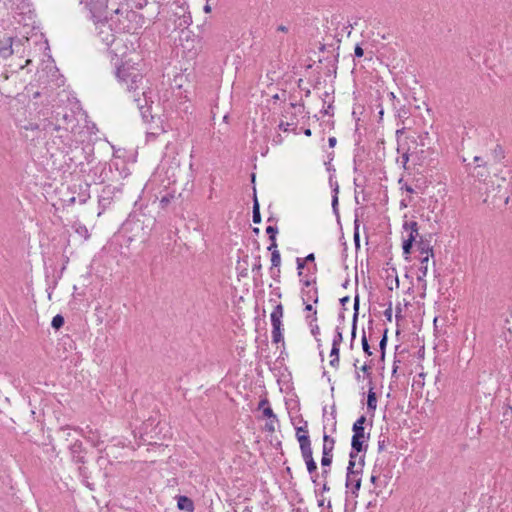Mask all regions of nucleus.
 Segmentation results:
<instances>
[{
	"label": "nucleus",
	"instance_id": "nucleus-63",
	"mask_svg": "<svg viewBox=\"0 0 512 512\" xmlns=\"http://www.w3.org/2000/svg\"><path fill=\"white\" fill-rule=\"evenodd\" d=\"M304 134H305L306 136H311V130H310V129H306V130L304 131Z\"/></svg>",
	"mask_w": 512,
	"mask_h": 512
},
{
	"label": "nucleus",
	"instance_id": "nucleus-60",
	"mask_svg": "<svg viewBox=\"0 0 512 512\" xmlns=\"http://www.w3.org/2000/svg\"><path fill=\"white\" fill-rule=\"evenodd\" d=\"M264 405H268V400L264 399V400H261L260 403H259V407H263Z\"/></svg>",
	"mask_w": 512,
	"mask_h": 512
},
{
	"label": "nucleus",
	"instance_id": "nucleus-15",
	"mask_svg": "<svg viewBox=\"0 0 512 512\" xmlns=\"http://www.w3.org/2000/svg\"><path fill=\"white\" fill-rule=\"evenodd\" d=\"M253 222L256 224L261 222L260 205H259L255 191H254V198H253Z\"/></svg>",
	"mask_w": 512,
	"mask_h": 512
},
{
	"label": "nucleus",
	"instance_id": "nucleus-55",
	"mask_svg": "<svg viewBox=\"0 0 512 512\" xmlns=\"http://www.w3.org/2000/svg\"><path fill=\"white\" fill-rule=\"evenodd\" d=\"M378 480H379V477H378V476H376L375 474H372V475H371L370 481H371L373 484H376Z\"/></svg>",
	"mask_w": 512,
	"mask_h": 512
},
{
	"label": "nucleus",
	"instance_id": "nucleus-17",
	"mask_svg": "<svg viewBox=\"0 0 512 512\" xmlns=\"http://www.w3.org/2000/svg\"><path fill=\"white\" fill-rule=\"evenodd\" d=\"M327 170L329 172L332 171V173H330V176H329V185L332 189V192L333 194H339V184L336 180H334V173H335V169L331 168V167H328Z\"/></svg>",
	"mask_w": 512,
	"mask_h": 512
},
{
	"label": "nucleus",
	"instance_id": "nucleus-53",
	"mask_svg": "<svg viewBox=\"0 0 512 512\" xmlns=\"http://www.w3.org/2000/svg\"><path fill=\"white\" fill-rule=\"evenodd\" d=\"M314 260H315V255L313 253L308 254L304 259L305 262H313Z\"/></svg>",
	"mask_w": 512,
	"mask_h": 512
},
{
	"label": "nucleus",
	"instance_id": "nucleus-33",
	"mask_svg": "<svg viewBox=\"0 0 512 512\" xmlns=\"http://www.w3.org/2000/svg\"><path fill=\"white\" fill-rule=\"evenodd\" d=\"M494 158L496 161H501L504 158V152L500 145H496L494 149Z\"/></svg>",
	"mask_w": 512,
	"mask_h": 512
},
{
	"label": "nucleus",
	"instance_id": "nucleus-9",
	"mask_svg": "<svg viewBox=\"0 0 512 512\" xmlns=\"http://www.w3.org/2000/svg\"><path fill=\"white\" fill-rule=\"evenodd\" d=\"M301 294L303 303H307L308 301H313L314 303L318 302V290L316 287L309 289L303 288Z\"/></svg>",
	"mask_w": 512,
	"mask_h": 512
},
{
	"label": "nucleus",
	"instance_id": "nucleus-35",
	"mask_svg": "<svg viewBox=\"0 0 512 512\" xmlns=\"http://www.w3.org/2000/svg\"><path fill=\"white\" fill-rule=\"evenodd\" d=\"M162 132H164V129L162 127H157V129H155V130H153V129L147 130L146 134H147V137H155Z\"/></svg>",
	"mask_w": 512,
	"mask_h": 512
},
{
	"label": "nucleus",
	"instance_id": "nucleus-2",
	"mask_svg": "<svg viewBox=\"0 0 512 512\" xmlns=\"http://www.w3.org/2000/svg\"><path fill=\"white\" fill-rule=\"evenodd\" d=\"M92 6H96L98 9L97 17L93 18L90 13H88V15L91 19L95 21L97 36L107 46L109 43L113 41L112 38H117L118 36H115L113 34L111 24H109L106 19L105 21L98 20L102 15V10L104 7L103 3L92 4ZM87 12L89 11L87 10Z\"/></svg>",
	"mask_w": 512,
	"mask_h": 512
},
{
	"label": "nucleus",
	"instance_id": "nucleus-4",
	"mask_svg": "<svg viewBox=\"0 0 512 512\" xmlns=\"http://www.w3.org/2000/svg\"><path fill=\"white\" fill-rule=\"evenodd\" d=\"M363 465H364L363 457L359 458L357 469H354L353 463H348L347 475H346V487L351 490L352 494H356V492L360 489V486H361L360 473L362 472Z\"/></svg>",
	"mask_w": 512,
	"mask_h": 512
},
{
	"label": "nucleus",
	"instance_id": "nucleus-37",
	"mask_svg": "<svg viewBox=\"0 0 512 512\" xmlns=\"http://www.w3.org/2000/svg\"><path fill=\"white\" fill-rule=\"evenodd\" d=\"M296 263H297V269H298V276L302 277V275H303L302 269L304 268L305 261L301 258H297Z\"/></svg>",
	"mask_w": 512,
	"mask_h": 512
},
{
	"label": "nucleus",
	"instance_id": "nucleus-6",
	"mask_svg": "<svg viewBox=\"0 0 512 512\" xmlns=\"http://www.w3.org/2000/svg\"><path fill=\"white\" fill-rule=\"evenodd\" d=\"M52 119L53 121H49L44 125V130L57 132L60 130L68 131V124L73 121L74 117L72 114L65 111L63 113L56 112Z\"/></svg>",
	"mask_w": 512,
	"mask_h": 512
},
{
	"label": "nucleus",
	"instance_id": "nucleus-48",
	"mask_svg": "<svg viewBox=\"0 0 512 512\" xmlns=\"http://www.w3.org/2000/svg\"><path fill=\"white\" fill-rule=\"evenodd\" d=\"M386 447V439L383 438V439H379L378 441V450L379 451H383Z\"/></svg>",
	"mask_w": 512,
	"mask_h": 512
},
{
	"label": "nucleus",
	"instance_id": "nucleus-29",
	"mask_svg": "<svg viewBox=\"0 0 512 512\" xmlns=\"http://www.w3.org/2000/svg\"><path fill=\"white\" fill-rule=\"evenodd\" d=\"M309 474L313 475L317 471V464L314 459H308L305 461Z\"/></svg>",
	"mask_w": 512,
	"mask_h": 512
},
{
	"label": "nucleus",
	"instance_id": "nucleus-32",
	"mask_svg": "<svg viewBox=\"0 0 512 512\" xmlns=\"http://www.w3.org/2000/svg\"><path fill=\"white\" fill-rule=\"evenodd\" d=\"M342 340H343L342 332L340 331L339 328H336V332H335V335H334V338H333L332 345L340 346Z\"/></svg>",
	"mask_w": 512,
	"mask_h": 512
},
{
	"label": "nucleus",
	"instance_id": "nucleus-64",
	"mask_svg": "<svg viewBox=\"0 0 512 512\" xmlns=\"http://www.w3.org/2000/svg\"><path fill=\"white\" fill-rule=\"evenodd\" d=\"M407 115V112L402 110L399 112V116L402 117V116H406Z\"/></svg>",
	"mask_w": 512,
	"mask_h": 512
},
{
	"label": "nucleus",
	"instance_id": "nucleus-18",
	"mask_svg": "<svg viewBox=\"0 0 512 512\" xmlns=\"http://www.w3.org/2000/svg\"><path fill=\"white\" fill-rule=\"evenodd\" d=\"M415 240L416 239L412 235L407 236V238L404 240L403 245H402L404 254L408 255L411 253L413 242H415Z\"/></svg>",
	"mask_w": 512,
	"mask_h": 512
},
{
	"label": "nucleus",
	"instance_id": "nucleus-8",
	"mask_svg": "<svg viewBox=\"0 0 512 512\" xmlns=\"http://www.w3.org/2000/svg\"><path fill=\"white\" fill-rule=\"evenodd\" d=\"M308 430H307V422H305L304 427H297L296 428V437L299 441L300 448L304 446H308L311 444L309 436H308Z\"/></svg>",
	"mask_w": 512,
	"mask_h": 512
},
{
	"label": "nucleus",
	"instance_id": "nucleus-59",
	"mask_svg": "<svg viewBox=\"0 0 512 512\" xmlns=\"http://www.w3.org/2000/svg\"><path fill=\"white\" fill-rule=\"evenodd\" d=\"M277 30H278V31H281V32H287V31H288V28H287L286 26H284V25H279V26L277 27Z\"/></svg>",
	"mask_w": 512,
	"mask_h": 512
},
{
	"label": "nucleus",
	"instance_id": "nucleus-62",
	"mask_svg": "<svg viewBox=\"0 0 512 512\" xmlns=\"http://www.w3.org/2000/svg\"><path fill=\"white\" fill-rule=\"evenodd\" d=\"M477 177H478V178H483V177H486V174H485V173H483V172H479V173L477 174Z\"/></svg>",
	"mask_w": 512,
	"mask_h": 512
},
{
	"label": "nucleus",
	"instance_id": "nucleus-46",
	"mask_svg": "<svg viewBox=\"0 0 512 512\" xmlns=\"http://www.w3.org/2000/svg\"><path fill=\"white\" fill-rule=\"evenodd\" d=\"M360 370H361L363 373L367 374V376H368V377H370V376H371V372H370L371 367H370L369 365L364 364L363 366H361V367H360Z\"/></svg>",
	"mask_w": 512,
	"mask_h": 512
},
{
	"label": "nucleus",
	"instance_id": "nucleus-45",
	"mask_svg": "<svg viewBox=\"0 0 512 512\" xmlns=\"http://www.w3.org/2000/svg\"><path fill=\"white\" fill-rule=\"evenodd\" d=\"M263 414H264V416L269 417V418L270 417H275V414L273 413V410L269 406L264 408Z\"/></svg>",
	"mask_w": 512,
	"mask_h": 512
},
{
	"label": "nucleus",
	"instance_id": "nucleus-42",
	"mask_svg": "<svg viewBox=\"0 0 512 512\" xmlns=\"http://www.w3.org/2000/svg\"><path fill=\"white\" fill-rule=\"evenodd\" d=\"M304 304H305V310L306 311L313 312V321H316L317 320V317H316L317 311H316V309H314L311 304H308V303H304Z\"/></svg>",
	"mask_w": 512,
	"mask_h": 512
},
{
	"label": "nucleus",
	"instance_id": "nucleus-1",
	"mask_svg": "<svg viewBox=\"0 0 512 512\" xmlns=\"http://www.w3.org/2000/svg\"><path fill=\"white\" fill-rule=\"evenodd\" d=\"M112 42L107 45L108 54L111 61L116 67V76L129 93H131V100L139 110L142 119L148 122L149 117L153 119L150 113V103H153L148 94L143 82V75L138 68L131 66L129 63L133 61L132 58L126 60L128 52L130 51L126 40L122 36L112 38Z\"/></svg>",
	"mask_w": 512,
	"mask_h": 512
},
{
	"label": "nucleus",
	"instance_id": "nucleus-19",
	"mask_svg": "<svg viewBox=\"0 0 512 512\" xmlns=\"http://www.w3.org/2000/svg\"><path fill=\"white\" fill-rule=\"evenodd\" d=\"M418 246H419V249H420L421 257L425 256V255H428V257L430 255L433 256V250H432V248L430 247V245L428 243H426L423 240H421L419 242Z\"/></svg>",
	"mask_w": 512,
	"mask_h": 512
},
{
	"label": "nucleus",
	"instance_id": "nucleus-21",
	"mask_svg": "<svg viewBox=\"0 0 512 512\" xmlns=\"http://www.w3.org/2000/svg\"><path fill=\"white\" fill-rule=\"evenodd\" d=\"M64 325V317L60 314H57L56 316L53 317L52 319V322H51V326L58 330L60 329L62 326Z\"/></svg>",
	"mask_w": 512,
	"mask_h": 512
},
{
	"label": "nucleus",
	"instance_id": "nucleus-13",
	"mask_svg": "<svg viewBox=\"0 0 512 512\" xmlns=\"http://www.w3.org/2000/svg\"><path fill=\"white\" fill-rule=\"evenodd\" d=\"M403 228L408 235H412L415 239L418 237V224L416 221H406L403 224Z\"/></svg>",
	"mask_w": 512,
	"mask_h": 512
},
{
	"label": "nucleus",
	"instance_id": "nucleus-51",
	"mask_svg": "<svg viewBox=\"0 0 512 512\" xmlns=\"http://www.w3.org/2000/svg\"><path fill=\"white\" fill-rule=\"evenodd\" d=\"M310 326H311V333L314 336L319 334V326L317 324H315V325L310 324Z\"/></svg>",
	"mask_w": 512,
	"mask_h": 512
},
{
	"label": "nucleus",
	"instance_id": "nucleus-52",
	"mask_svg": "<svg viewBox=\"0 0 512 512\" xmlns=\"http://www.w3.org/2000/svg\"><path fill=\"white\" fill-rule=\"evenodd\" d=\"M329 472H330V470H329V469H326L325 467H323V470H322L321 476L324 478V481H327V477H328V475H329Z\"/></svg>",
	"mask_w": 512,
	"mask_h": 512
},
{
	"label": "nucleus",
	"instance_id": "nucleus-44",
	"mask_svg": "<svg viewBox=\"0 0 512 512\" xmlns=\"http://www.w3.org/2000/svg\"><path fill=\"white\" fill-rule=\"evenodd\" d=\"M354 241H355V245L357 247H359L360 236H359V231H358V225L357 224L355 225Z\"/></svg>",
	"mask_w": 512,
	"mask_h": 512
},
{
	"label": "nucleus",
	"instance_id": "nucleus-7",
	"mask_svg": "<svg viewBox=\"0 0 512 512\" xmlns=\"http://www.w3.org/2000/svg\"><path fill=\"white\" fill-rule=\"evenodd\" d=\"M12 43L13 39L11 37L0 41V57L6 59L13 54Z\"/></svg>",
	"mask_w": 512,
	"mask_h": 512
},
{
	"label": "nucleus",
	"instance_id": "nucleus-24",
	"mask_svg": "<svg viewBox=\"0 0 512 512\" xmlns=\"http://www.w3.org/2000/svg\"><path fill=\"white\" fill-rule=\"evenodd\" d=\"M300 450L304 461L313 458L311 444L308 446L301 447Z\"/></svg>",
	"mask_w": 512,
	"mask_h": 512
},
{
	"label": "nucleus",
	"instance_id": "nucleus-40",
	"mask_svg": "<svg viewBox=\"0 0 512 512\" xmlns=\"http://www.w3.org/2000/svg\"><path fill=\"white\" fill-rule=\"evenodd\" d=\"M332 208L335 214H338V194L332 195Z\"/></svg>",
	"mask_w": 512,
	"mask_h": 512
},
{
	"label": "nucleus",
	"instance_id": "nucleus-11",
	"mask_svg": "<svg viewBox=\"0 0 512 512\" xmlns=\"http://www.w3.org/2000/svg\"><path fill=\"white\" fill-rule=\"evenodd\" d=\"M420 260H421V265L419 267V274L417 276V279H418V281H423L424 278L427 276V272H428V261H429L428 255L422 256Z\"/></svg>",
	"mask_w": 512,
	"mask_h": 512
},
{
	"label": "nucleus",
	"instance_id": "nucleus-61",
	"mask_svg": "<svg viewBox=\"0 0 512 512\" xmlns=\"http://www.w3.org/2000/svg\"><path fill=\"white\" fill-rule=\"evenodd\" d=\"M204 11H205L206 13H209V12L211 11V7H210L208 4H206V5L204 6Z\"/></svg>",
	"mask_w": 512,
	"mask_h": 512
},
{
	"label": "nucleus",
	"instance_id": "nucleus-25",
	"mask_svg": "<svg viewBox=\"0 0 512 512\" xmlns=\"http://www.w3.org/2000/svg\"><path fill=\"white\" fill-rule=\"evenodd\" d=\"M387 341H388L387 330H385L384 334L380 340V343H379L382 358H384V356H385V349H386Z\"/></svg>",
	"mask_w": 512,
	"mask_h": 512
},
{
	"label": "nucleus",
	"instance_id": "nucleus-57",
	"mask_svg": "<svg viewBox=\"0 0 512 512\" xmlns=\"http://www.w3.org/2000/svg\"><path fill=\"white\" fill-rule=\"evenodd\" d=\"M349 297L348 296H345L343 298L340 299V303L344 306L346 303L349 302Z\"/></svg>",
	"mask_w": 512,
	"mask_h": 512
},
{
	"label": "nucleus",
	"instance_id": "nucleus-16",
	"mask_svg": "<svg viewBox=\"0 0 512 512\" xmlns=\"http://www.w3.org/2000/svg\"><path fill=\"white\" fill-rule=\"evenodd\" d=\"M330 357V365L337 368L339 366V346L332 345Z\"/></svg>",
	"mask_w": 512,
	"mask_h": 512
},
{
	"label": "nucleus",
	"instance_id": "nucleus-12",
	"mask_svg": "<svg viewBox=\"0 0 512 512\" xmlns=\"http://www.w3.org/2000/svg\"><path fill=\"white\" fill-rule=\"evenodd\" d=\"M335 440L334 438L330 437L327 434H324L323 436V448L322 452L332 454V451L334 449Z\"/></svg>",
	"mask_w": 512,
	"mask_h": 512
},
{
	"label": "nucleus",
	"instance_id": "nucleus-23",
	"mask_svg": "<svg viewBox=\"0 0 512 512\" xmlns=\"http://www.w3.org/2000/svg\"><path fill=\"white\" fill-rule=\"evenodd\" d=\"M280 263H281L280 252L278 250L272 251V253H271L272 267H278V266H280Z\"/></svg>",
	"mask_w": 512,
	"mask_h": 512
},
{
	"label": "nucleus",
	"instance_id": "nucleus-50",
	"mask_svg": "<svg viewBox=\"0 0 512 512\" xmlns=\"http://www.w3.org/2000/svg\"><path fill=\"white\" fill-rule=\"evenodd\" d=\"M289 123H284V122H281L279 124V129L280 130H283L284 132H287L289 130Z\"/></svg>",
	"mask_w": 512,
	"mask_h": 512
},
{
	"label": "nucleus",
	"instance_id": "nucleus-47",
	"mask_svg": "<svg viewBox=\"0 0 512 512\" xmlns=\"http://www.w3.org/2000/svg\"><path fill=\"white\" fill-rule=\"evenodd\" d=\"M413 156H414L413 152H411V153H408V152L404 153L402 155V162H403V164L405 165L409 161L410 157H413Z\"/></svg>",
	"mask_w": 512,
	"mask_h": 512
},
{
	"label": "nucleus",
	"instance_id": "nucleus-14",
	"mask_svg": "<svg viewBox=\"0 0 512 512\" xmlns=\"http://www.w3.org/2000/svg\"><path fill=\"white\" fill-rule=\"evenodd\" d=\"M377 407L376 393L373 391V387H370L367 396V408L368 410L375 411Z\"/></svg>",
	"mask_w": 512,
	"mask_h": 512
},
{
	"label": "nucleus",
	"instance_id": "nucleus-41",
	"mask_svg": "<svg viewBox=\"0 0 512 512\" xmlns=\"http://www.w3.org/2000/svg\"><path fill=\"white\" fill-rule=\"evenodd\" d=\"M266 233L270 236H276L278 233V228L276 226H268L266 228Z\"/></svg>",
	"mask_w": 512,
	"mask_h": 512
},
{
	"label": "nucleus",
	"instance_id": "nucleus-27",
	"mask_svg": "<svg viewBox=\"0 0 512 512\" xmlns=\"http://www.w3.org/2000/svg\"><path fill=\"white\" fill-rule=\"evenodd\" d=\"M361 342H362V348H363V351L368 355V356H371L373 353L371 351V347L368 343V340L366 338V335L365 333H363L362 335V339H361Z\"/></svg>",
	"mask_w": 512,
	"mask_h": 512
},
{
	"label": "nucleus",
	"instance_id": "nucleus-5",
	"mask_svg": "<svg viewBox=\"0 0 512 512\" xmlns=\"http://www.w3.org/2000/svg\"><path fill=\"white\" fill-rule=\"evenodd\" d=\"M366 422V417L362 415L359 417L353 424V436L351 440V447L356 452H361L364 449L365 444V434H364V424Z\"/></svg>",
	"mask_w": 512,
	"mask_h": 512
},
{
	"label": "nucleus",
	"instance_id": "nucleus-54",
	"mask_svg": "<svg viewBox=\"0 0 512 512\" xmlns=\"http://www.w3.org/2000/svg\"><path fill=\"white\" fill-rule=\"evenodd\" d=\"M328 143H329V147L333 148V147L336 145L337 140H336V138H335V137H330V138L328 139Z\"/></svg>",
	"mask_w": 512,
	"mask_h": 512
},
{
	"label": "nucleus",
	"instance_id": "nucleus-28",
	"mask_svg": "<svg viewBox=\"0 0 512 512\" xmlns=\"http://www.w3.org/2000/svg\"><path fill=\"white\" fill-rule=\"evenodd\" d=\"M361 456H359V452H356L355 450L352 449V451L350 452V455H349V463H353L354 465V469H357L358 467V461H359V458Z\"/></svg>",
	"mask_w": 512,
	"mask_h": 512
},
{
	"label": "nucleus",
	"instance_id": "nucleus-10",
	"mask_svg": "<svg viewBox=\"0 0 512 512\" xmlns=\"http://www.w3.org/2000/svg\"><path fill=\"white\" fill-rule=\"evenodd\" d=\"M177 506H178V508L180 510H185V511H188V512H191L194 509L193 501L190 498L186 497V496H179L178 497Z\"/></svg>",
	"mask_w": 512,
	"mask_h": 512
},
{
	"label": "nucleus",
	"instance_id": "nucleus-26",
	"mask_svg": "<svg viewBox=\"0 0 512 512\" xmlns=\"http://www.w3.org/2000/svg\"><path fill=\"white\" fill-rule=\"evenodd\" d=\"M333 454L322 452L321 465L322 467H329L332 463Z\"/></svg>",
	"mask_w": 512,
	"mask_h": 512
},
{
	"label": "nucleus",
	"instance_id": "nucleus-38",
	"mask_svg": "<svg viewBox=\"0 0 512 512\" xmlns=\"http://www.w3.org/2000/svg\"><path fill=\"white\" fill-rule=\"evenodd\" d=\"M261 268H262V265H261L260 257H258L256 260V263L252 267V272L255 274H260Z\"/></svg>",
	"mask_w": 512,
	"mask_h": 512
},
{
	"label": "nucleus",
	"instance_id": "nucleus-30",
	"mask_svg": "<svg viewBox=\"0 0 512 512\" xmlns=\"http://www.w3.org/2000/svg\"><path fill=\"white\" fill-rule=\"evenodd\" d=\"M81 449V443H75L71 450H72V454H73V459L76 461V462H84L83 460V457L82 456H75V453L78 452V450Z\"/></svg>",
	"mask_w": 512,
	"mask_h": 512
},
{
	"label": "nucleus",
	"instance_id": "nucleus-49",
	"mask_svg": "<svg viewBox=\"0 0 512 512\" xmlns=\"http://www.w3.org/2000/svg\"><path fill=\"white\" fill-rule=\"evenodd\" d=\"M354 172H358L360 170V161L357 159V155L354 156Z\"/></svg>",
	"mask_w": 512,
	"mask_h": 512
},
{
	"label": "nucleus",
	"instance_id": "nucleus-20",
	"mask_svg": "<svg viewBox=\"0 0 512 512\" xmlns=\"http://www.w3.org/2000/svg\"><path fill=\"white\" fill-rule=\"evenodd\" d=\"M80 4L84 5V8L89 11L93 18L97 17L98 9L96 6H92V2H89L88 0H80Z\"/></svg>",
	"mask_w": 512,
	"mask_h": 512
},
{
	"label": "nucleus",
	"instance_id": "nucleus-39",
	"mask_svg": "<svg viewBox=\"0 0 512 512\" xmlns=\"http://www.w3.org/2000/svg\"><path fill=\"white\" fill-rule=\"evenodd\" d=\"M300 281H301V283L303 284V286H304L305 288H308V289H309V287H310L312 284H315V283H316L315 279H309V278H301V279H300Z\"/></svg>",
	"mask_w": 512,
	"mask_h": 512
},
{
	"label": "nucleus",
	"instance_id": "nucleus-43",
	"mask_svg": "<svg viewBox=\"0 0 512 512\" xmlns=\"http://www.w3.org/2000/svg\"><path fill=\"white\" fill-rule=\"evenodd\" d=\"M354 54H355L356 57L360 58V57H362L364 55V50L362 49L361 46L356 45L355 50H354Z\"/></svg>",
	"mask_w": 512,
	"mask_h": 512
},
{
	"label": "nucleus",
	"instance_id": "nucleus-3",
	"mask_svg": "<svg viewBox=\"0 0 512 512\" xmlns=\"http://www.w3.org/2000/svg\"><path fill=\"white\" fill-rule=\"evenodd\" d=\"M284 309L282 304H277L271 315V324H272V341L273 343H280L284 340L283 337V324H282V317H283Z\"/></svg>",
	"mask_w": 512,
	"mask_h": 512
},
{
	"label": "nucleus",
	"instance_id": "nucleus-56",
	"mask_svg": "<svg viewBox=\"0 0 512 512\" xmlns=\"http://www.w3.org/2000/svg\"><path fill=\"white\" fill-rule=\"evenodd\" d=\"M322 492H326V491H329L330 490V487L328 486L327 484V481H324L323 483V486H322Z\"/></svg>",
	"mask_w": 512,
	"mask_h": 512
},
{
	"label": "nucleus",
	"instance_id": "nucleus-58",
	"mask_svg": "<svg viewBox=\"0 0 512 512\" xmlns=\"http://www.w3.org/2000/svg\"><path fill=\"white\" fill-rule=\"evenodd\" d=\"M269 251L277 250V243H270V246L268 247Z\"/></svg>",
	"mask_w": 512,
	"mask_h": 512
},
{
	"label": "nucleus",
	"instance_id": "nucleus-22",
	"mask_svg": "<svg viewBox=\"0 0 512 512\" xmlns=\"http://www.w3.org/2000/svg\"><path fill=\"white\" fill-rule=\"evenodd\" d=\"M358 306H359V298H358V296H356L355 301H354L355 314H354L353 327H352V333H351L352 339H354L356 336V320H357Z\"/></svg>",
	"mask_w": 512,
	"mask_h": 512
},
{
	"label": "nucleus",
	"instance_id": "nucleus-34",
	"mask_svg": "<svg viewBox=\"0 0 512 512\" xmlns=\"http://www.w3.org/2000/svg\"><path fill=\"white\" fill-rule=\"evenodd\" d=\"M76 232L83 236L85 239L89 238V233H88V230L87 228L84 226V225H79L77 228H76Z\"/></svg>",
	"mask_w": 512,
	"mask_h": 512
},
{
	"label": "nucleus",
	"instance_id": "nucleus-36",
	"mask_svg": "<svg viewBox=\"0 0 512 512\" xmlns=\"http://www.w3.org/2000/svg\"><path fill=\"white\" fill-rule=\"evenodd\" d=\"M172 198H173V196H170V195L163 196L160 199V206H161V208H163V209L166 208L168 206V204L170 203Z\"/></svg>",
	"mask_w": 512,
	"mask_h": 512
},
{
	"label": "nucleus",
	"instance_id": "nucleus-31",
	"mask_svg": "<svg viewBox=\"0 0 512 512\" xmlns=\"http://www.w3.org/2000/svg\"><path fill=\"white\" fill-rule=\"evenodd\" d=\"M420 145L422 147H429L430 144V137L428 132H424L423 134L419 135Z\"/></svg>",
	"mask_w": 512,
	"mask_h": 512
}]
</instances>
